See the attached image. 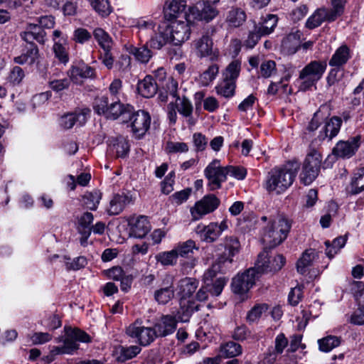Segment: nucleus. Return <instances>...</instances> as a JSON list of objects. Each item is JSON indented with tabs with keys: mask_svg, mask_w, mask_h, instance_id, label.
Listing matches in <instances>:
<instances>
[{
	"mask_svg": "<svg viewBox=\"0 0 364 364\" xmlns=\"http://www.w3.org/2000/svg\"><path fill=\"white\" fill-rule=\"evenodd\" d=\"M346 191L350 195H356L364 191V167L355 170Z\"/></svg>",
	"mask_w": 364,
	"mask_h": 364,
	"instance_id": "28",
	"label": "nucleus"
},
{
	"mask_svg": "<svg viewBox=\"0 0 364 364\" xmlns=\"http://www.w3.org/2000/svg\"><path fill=\"white\" fill-rule=\"evenodd\" d=\"M219 204L220 200L213 194L203 197L191 209L193 220H199L203 215L214 211Z\"/></svg>",
	"mask_w": 364,
	"mask_h": 364,
	"instance_id": "17",
	"label": "nucleus"
},
{
	"mask_svg": "<svg viewBox=\"0 0 364 364\" xmlns=\"http://www.w3.org/2000/svg\"><path fill=\"white\" fill-rule=\"evenodd\" d=\"M64 331L65 337L63 339V346H54L50 351L55 357L58 355L73 354L79 348L77 341L83 343L90 342V336L79 328L65 326Z\"/></svg>",
	"mask_w": 364,
	"mask_h": 364,
	"instance_id": "4",
	"label": "nucleus"
},
{
	"mask_svg": "<svg viewBox=\"0 0 364 364\" xmlns=\"http://www.w3.org/2000/svg\"><path fill=\"white\" fill-rule=\"evenodd\" d=\"M361 136L356 135L346 141H338L332 150V154L341 159H350L355 154L361 145Z\"/></svg>",
	"mask_w": 364,
	"mask_h": 364,
	"instance_id": "15",
	"label": "nucleus"
},
{
	"mask_svg": "<svg viewBox=\"0 0 364 364\" xmlns=\"http://www.w3.org/2000/svg\"><path fill=\"white\" fill-rule=\"evenodd\" d=\"M156 260L164 266L174 265L177 262V255L174 249L162 252L155 256Z\"/></svg>",
	"mask_w": 364,
	"mask_h": 364,
	"instance_id": "52",
	"label": "nucleus"
},
{
	"mask_svg": "<svg viewBox=\"0 0 364 364\" xmlns=\"http://www.w3.org/2000/svg\"><path fill=\"white\" fill-rule=\"evenodd\" d=\"M93 35L103 50L112 49L113 41L105 30L101 28H97L94 30Z\"/></svg>",
	"mask_w": 364,
	"mask_h": 364,
	"instance_id": "41",
	"label": "nucleus"
},
{
	"mask_svg": "<svg viewBox=\"0 0 364 364\" xmlns=\"http://www.w3.org/2000/svg\"><path fill=\"white\" fill-rule=\"evenodd\" d=\"M198 281L195 278L185 277L179 280L178 288L183 298L191 296L198 287Z\"/></svg>",
	"mask_w": 364,
	"mask_h": 364,
	"instance_id": "36",
	"label": "nucleus"
},
{
	"mask_svg": "<svg viewBox=\"0 0 364 364\" xmlns=\"http://www.w3.org/2000/svg\"><path fill=\"white\" fill-rule=\"evenodd\" d=\"M327 64L325 61L313 60L308 63L300 72L299 90L306 91L322 77L326 70Z\"/></svg>",
	"mask_w": 364,
	"mask_h": 364,
	"instance_id": "5",
	"label": "nucleus"
},
{
	"mask_svg": "<svg viewBox=\"0 0 364 364\" xmlns=\"http://www.w3.org/2000/svg\"><path fill=\"white\" fill-rule=\"evenodd\" d=\"M225 166H221L219 160H213L204 169V176L208 180V187L210 191L220 189L222 183L227 179V172Z\"/></svg>",
	"mask_w": 364,
	"mask_h": 364,
	"instance_id": "10",
	"label": "nucleus"
},
{
	"mask_svg": "<svg viewBox=\"0 0 364 364\" xmlns=\"http://www.w3.org/2000/svg\"><path fill=\"white\" fill-rule=\"evenodd\" d=\"M228 279L225 277H220L215 279L213 283L209 282L205 283L206 287H208V290L211 296H219L225 284H227Z\"/></svg>",
	"mask_w": 364,
	"mask_h": 364,
	"instance_id": "53",
	"label": "nucleus"
},
{
	"mask_svg": "<svg viewBox=\"0 0 364 364\" xmlns=\"http://www.w3.org/2000/svg\"><path fill=\"white\" fill-rule=\"evenodd\" d=\"M39 57V50L37 46L34 43L28 44L23 50L22 54L15 57L14 60L16 63L23 65H33Z\"/></svg>",
	"mask_w": 364,
	"mask_h": 364,
	"instance_id": "25",
	"label": "nucleus"
},
{
	"mask_svg": "<svg viewBox=\"0 0 364 364\" xmlns=\"http://www.w3.org/2000/svg\"><path fill=\"white\" fill-rule=\"evenodd\" d=\"M324 21H328L327 9L320 8L316 9L314 14L309 17L306 22V27L309 29H314L321 26Z\"/></svg>",
	"mask_w": 364,
	"mask_h": 364,
	"instance_id": "37",
	"label": "nucleus"
},
{
	"mask_svg": "<svg viewBox=\"0 0 364 364\" xmlns=\"http://www.w3.org/2000/svg\"><path fill=\"white\" fill-rule=\"evenodd\" d=\"M158 90V85L151 75H146L137 84V91L144 97L149 98L154 97Z\"/></svg>",
	"mask_w": 364,
	"mask_h": 364,
	"instance_id": "26",
	"label": "nucleus"
},
{
	"mask_svg": "<svg viewBox=\"0 0 364 364\" xmlns=\"http://www.w3.org/2000/svg\"><path fill=\"white\" fill-rule=\"evenodd\" d=\"M300 35L292 33L287 36L282 42V50L287 55L294 54L300 47Z\"/></svg>",
	"mask_w": 364,
	"mask_h": 364,
	"instance_id": "32",
	"label": "nucleus"
},
{
	"mask_svg": "<svg viewBox=\"0 0 364 364\" xmlns=\"http://www.w3.org/2000/svg\"><path fill=\"white\" fill-rule=\"evenodd\" d=\"M150 230L151 226L147 218L141 215L131 227L130 235L136 238H143L148 234Z\"/></svg>",
	"mask_w": 364,
	"mask_h": 364,
	"instance_id": "30",
	"label": "nucleus"
},
{
	"mask_svg": "<svg viewBox=\"0 0 364 364\" xmlns=\"http://www.w3.org/2000/svg\"><path fill=\"white\" fill-rule=\"evenodd\" d=\"M233 259L219 256L211 267L207 269L203 274L204 283L211 282L218 273H225L230 268Z\"/></svg>",
	"mask_w": 364,
	"mask_h": 364,
	"instance_id": "20",
	"label": "nucleus"
},
{
	"mask_svg": "<svg viewBox=\"0 0 364 364\" xmlns=\"http://www.w3.org/2000/svg\"><path fill=\"white\" fill-rule=\"evenodd\" d=\"M177 320L174 316L164 315L154 324V329L157 337H165L172 334L176 329Z\"/></svg>",
	"mask_w": 364,
	"mask_h": 364,
	"instance_id": "19",
	"label": "nucleus"
},
{
	"mask_svg": "<svg viewBox=\"0 0 364 364\" xmlns=\"http://www.w3.org/2000/svg\"><path fill=\"white\" fill-rule=\"evenodd\" d=\"M178 100H176V102ZM179 102L176 104L178 112L183 117H190L193 113V105L187 97H183L178 100Z\"/></svg>",
	"mask_w": 364,
	"mask_h": 364,
	"instance_id": "59",
	"label": "nucleus"
},
{
	"mask_svg": "<svg viewBox=\"0 0 364 364\" xmlns=\"http://www.w3.org/2000/svg\"><path fill=\"white\" fill-rule=\"evenodd\" d=\"M276 73V63L274 60L263 61L260 65L259 73L264 78L270 77Z\"/></svg>",
	"mask_w": 364,
	"mask_h": 364,
	"instance_id": "60",
	"label": "nucleus"
},
{
	"mask_svg": "<svg viewBox=\"0 0 364 364\" xmlns=\"http://www.w3.org/2000/svg\"><path fill=\"white\" fill-rule=\"evenodd\" d=\"M168 42L171 43V38L166 26L162 25L151 32L149 43L151 48L159 50Z\"/></svg>",
	"mask_w": 364,
	"mask_h": 364,
	"instance_id": "23",
	"label": "nucleus"
},
{
	"mask_svg": "<svg viewBox=\"0 0 364 364\" xmlns=\"http://www.w3.org/2000/svg\"><path fill=\"white\" fill-rule=\"evenodd\" d=\"M299 164L297 161H289L281 167H277L269 172L267 189L280 193L286 191L293 183Z\"/></svg>",
	"mask_w": 364,
	"mask_h": 364,
	"instance_id": "1",
	"label": "nucleus"
},
{
	"mask_svg": "<svg viewBox=\"0 0 364 364\" xmlns=\"http://www.w3.org/2000/svg\"><path fill=\"white\" fill-rule=\"evenodd\" d=\"M200 309V305L197 304L194 301H181V307L175 316L177 322H188L195 311H198Z\"/></svg>",
	"mask_w": 364,
	"mask_h": 364,
	"instance_id": "27",
	"label": "nucleus"
},
{
	"mask_svg": "<svg viewBox=\"0 0 364 364\" xmlns=\"http://www.w3.org/2000/svg\"><path fill=\"white\" fill-rule=\"evenodd\" d=\"M171 38V43L175 46L181 45L188 40L191 35V28L186 21H173L166 26Z\"/></svg>",
	"mask_w": 364,
	"mask_h": 364,
	"instance_id": "16",
	"label": "nucleus"
},
{
	"mask_svg": "<svg viewBox=\"0 0 364 364\" xmlns=\"http://www.w3.org/2000/svg\"><path fill=\"white\" fill-rule=\"evenodd\" d=\"M218 14L219 11L215 5L208 1L200 0L188 8L186 20L208 23L215 19Z\"/></svg>",
	"mask_w": 364,
	"mask_h": 364,
	"instance_id": "6",
	"label": "nucleus"
},
{
	"mask_svg": "<svg viewBox=\"0 0 364 364\" xmlns=\"http://www.w3.org/2000/svg\"><path fill=\"white\" fill-rule=\"evenodd\" d=\"M259 277V272L255 267L250 268L242 274H238L232 282L233 292L237 294L247 292Z\"/></svg>",
	"mask_w": 364,
	"mask_h": 364,
	"instance_id": "11",
	"label": "nucleus"
},
{
	"mask_svg": "<svg viewBox=\"0 0 364 364\" xmlns=\"http://www.w3.org/2000/svg\"><path fill=\"white\" fill-rule=\"evenodd\" d=\"M228 228L227 220H224L220 223H210L208 225H198L195 232L201 241L208 243L215 242Z\"/></svg>",
	"mask_w": 364,
	"mask_h": 364,
	"instance_id": "12",
	"label": "nucleus"
},
{
	"mask_svg": "<svg viewBox=\"0 0 364 364\" xmlns=\"http://www.w3.org/2000/svg\"><path fill=\"white\" fill-rule=\"evenodd\" d=\"M126 333L131 338H136L137 342L143 346H149L157 338L154 327H145L138 321L129 325Z\"/></svg>",
	"mask_w": 364,
	"mask_h": 364,
	"instance_id": "14",
	"label": "nucleus"
},
{
	"mask_svg": "<svg viewBox=\"0 0 364 364\" xmlns=\"http://www.w3.org/2000/svg\"><path fill=\"white\" fill-rule=\"evenodd\" d=\"M278 21V18L274 14H267L262 18V21L257 26L259 32H261L264 36L271 33L276 27Z\"/></svg>",
	"mask_w": 364,
	"mask_h": 364,
	"instance_id": "42",
	"label": "nucleus"
},
{
	"mask_svg": "<svg viewBox=\"0 0 364 364\" xmlns=\"http://www.w3.org/2000/svg\"><path fill=\"white\" fill-rule=\"evenodd\" d=\"M270 249L264 247L263 251L258 255L255 268L259 272L260 276L265 272L279 271L286 262L285 258L282 255L272 257L269 255Z\"/></svg>",
	"mask_w": 364,
	"mask_h": 364,
	"instance_id": "9",
	"label": "nucleus"
},
{
	"mask_svg": "<svg viewBox=\"0 0 364 364\" xmlns=\"http://www.w3.org/2000/svg\"><path fill=\"white\" fill-rule=\"evenodd\" d=\"M127 118L130 121L133 133L139 138L144 136L149 129L151 117L147 112L139 110L134 112L132 108V113L126 114L125 117H123V121L126 122Z\"/></svg>",
	"mask_w": 364,
	"mask_h": 364,
	"instance_id": "13",
	"label": "nucleus"
},
{
	"mask_svg": "<svg viewBox=\"0 0 364 364\" xmlns=\"http://www.w3.org/2000/svg\"><path fill=\"white\" fill-rule=\"evenodd\" d=\"M350 58V48L346 45H342L336 50L328 64L331 67L341 68L348 62Z\"/></svg>",
	"mask_w": 364,
	"mask_h": 364,
	"instance_id": "29",
	"label": "nucleus"
},
{
	"mask_svg": "<svg viewBox=\"0 0 364 364\" xmlns=\"http://www.w3.org/2000/svg\"><path fill=\"white\" fill-rule=\"evenodd\" d=\"M92 9L102 17L108 16L112 11L108 0H88Z\"/></svg>",
	"mask_w": 364,
	"mask_h": 364,
	"instance_id": "44",
	"label": "nucleus"
},
{
	"mask_svg": "<svg viewBox=\"0 0 364 364\" xmlns=\"http://www.w3.org/2000/svg\"><path fill=\"white\" fill-rule=\"evenodd\" d=\"M128 50L130 54L135 57L136 60L141 63H148L152 57V52L149 49L146 44L141 47L131 46Z\"/></svg>",
	"mask_w": 364,
	"mask_h": 364,
	"instance_id": "39",
	"label": "nucleus"
},
{
	"mask_svg": "<svg viewBox=\"0 0 364 364\" xmlns=\"http://www.w3.org/2000/svg\"><path fill=\"white\" fill-rule=\"evenodd\" d=\"M221 353L227 357L233 358L242 353V346L239 343L230 341L222 346Z\"/></svg>",
	"mask_w": 364,
	"mask_h": 364,
	"instance_id": "56",
	"label": "nucleus"
},
{
	"mask_svg": "<svg viewBox=\"0 0 364 364\" xmlns=\"http://www.w3.org/2000/svg\"><path fill=\"white\" fill-rule=\"evenodd\" d=\"M192 48L199 58H207L209 60L215 62L220 58V51L214 46L213 38L208 32L193 41Z\"/></svg>",
	"mask_w": 364,
	"mask_h": 364,
	"instance_id": "7",
	"label": "nucleus"
},
{
	"mask_svg": "<svg viewBox=\"0 0 364 364\" xmlns=\"http://www.w3.org/2000/svg\"><path fill=\"white\" fill-rule=\"evenodd\" d=\"M321 161V154L316 150L307 154L300 174L301 181L304 185L311 184L318 176Z\"/></svg>",
	"mask_w": 364,
	"mask_h": 364,
	"instance_id": "8",
	"label": "nucleus"
},
{
	"mask_svg": "<svg viewBox=\"0 0 364 364\" xmlns=\"http://www.w3.org/2000/svg\"><path fill=\"white\" fill-rule=\"evenodd\" d=\"M186 7V0H171L167 3L166 12L170 17H176L183 12Z\"/></svg>",
	"mask_w": 364,
	"mask_h": 364,
	"instance_id": "50",
	"label": "nucleus"
},
{
	"mask_svg": "<svg viewBox=\"0 0 364 364\" xmlns=\"http://www.w3.org/2000/svg\"><path fill=\"white\" fill-rule=\"evenodd\" d=\"M291 221L279 215L265 228L262 240L269 248H274L283 242L290 231Z\"/></svg>",
	"mask_w": 364,
	"mask_h": 364,
	"instance_id": "3",
	"label": "nucleus"
},
{
	"mask_svg": "<svg viewBox=\"0 0 364 364\" xmlns=\"http://www.w3.org/2000/svg\"><path fill=\"white\" fill-rule=\"evenodd\" d=\"M175 294L173 278L166 276L162 282V286L154 291V299L159 304H168Z\"/></svg>",
	"mask_w": 364,
	"mask_h": 364,
	"instance_id": "18",
	"label": "nucleus"
},
{
	"mask_svg": "<svg viewBox=\"0 0 364 364\" xmlns=\"http://www.w3.org/2000/svg\"><path fill=\"white\" fill-rule=\"evenodd\" d=\"M140 352L141 348L138 346H131L129 347L121 346L118 360L125 362L136 357Z\"/></svg>",
	"mask_w": 364,
	"mask_h": 364,
	"instance_id": "51",
	"label": "nucleus"
},
{
	"mask_svg": "<svg viewBox=\"0 0 364 364\" xmlns=\"http://www.w3.org/2000/svg\"><path fill=\"white\" fill-rule=\"evenodd\" d=\"M227 18L231 26L238 27L245 21L246 14L240 9H233L229 11Z\"/></svg>",
	"mask_w": 364,
	"mask_h": 364,
	"instance_id": "49",
	"label": "nucleus"
},
{
	"mask_svg": "<svg viewBox=\"0 0 364 364\" xmlns=\"http://www.w3.org/2000/svg\"><path fill=\"white\" fill-rule=\"evenodd\" d=\"M53 51L55 57L63 64H67L69 61L68 53L66 48L60 42H55L53 46Z\"/></svg>",
	"mask_w": 364,
	"mask_h": 364,
	"instance_id": "58",
	"label": "nucleus"
},
{
	"mask_svg": "<svg viewBox=\"0 0 364 364\" xmlns=\"http://www.w3.org/2000/svg\"><path fill=\"white\" fill-rule=\"evenodd\" d=\"M65 260V267L68 270H78L85 267L87 264V260L85 257L80 256L75 258L72 262H70V258L66 256L63 257Z\"/></svg>",
	"mask_w": 364,
	"mask_h": 364,
	"instance_id": "57",
	"label": "nucleus"
},
{
	"mask_svg": "<svg viewBox=\"0 0 364 364\" xmlns=\"http://www.w3.org/2000/svg\"><path fill=\"white\" fill-rule=\"evenodd\" d=\"M198 250L195 241L188 240L187 241L179 242L175 247L174 250L177 257H188L193 253V250Z\"/></svg>",
	"mask_w": 364,
	"mask_h": 364,
	"instance_id": "46",
	"label": "nucleus"
},
{
	"mask_svg": "<svg viewBox=\"0 0 364 364\" xmlns=\"http://www.w3.org/2000/svg\"><path fill=\"white\" fill-rule=\"evenodd\" d=\"M224 247L225 252L220 256H225L226 258H231L237 255L240 249V243L238 239L232 235L226 236L220 244Z\"/></svg>",
	"mask_w": 364,
	"mask_h": 364,
	"instance_id": "35",
	"label": "nucleus"
},
{
	"mask_svg": "<svg viewBox=\"0 0 364 364\" xmlns=\"http://www.w3.org/2000/svg\"><path fill=\"white\" fill-rule=\"evenodd\" d=\"M86 121V116L82 112H71L63 115L60 119V125L65 129H71L77 122L80 125Z\"/></svg>",
	"mask_w": 364,
	"mask_h": 364,
	"instance_id": "33",
	"label": "nucleus"
},
{
	"mask_svg": "<svg viewBox=\"0 0 364 364\" xmlns=\"http://www.w3.org/2000/svg\"><path fill=\"white\" fill-rule=\"evenodd\" d=\"M95 74L94 68L85 63L73 65L68 71L69 77L75 83L80 82L83 78L93 77Z\"/></svg>",
	"mask_w": 364,
	"mask_h": 364,
	"instance_id": "24",
	"label": "nucleus"
},
{
	"mask_svg": "<svg viewBox=\"0 0 364 364\" xmlns=\"http://www.w3.org/2000/svg\"><path fill=\"white\" fill-rule=\"evenodd\" d=\"M342 124V120L340 117L334 116L331 117L325 124L323 127V134H321L319 137L321 139L328 138L331 140L333 137L338 134Z\"/></svg>",
	"mask_w": 364,
	"mask_h": 364,
	"instance_id": "31",
	"label": "nucleus"
},
{
	"mask_svg": "<svg viewBox=\"0 0 364 364\" xmlns=\"http://www.w3.org/2000/svg\"><path fill=\"white\" fill-rule=\"evenodd\" d=\"M332 8L327 9L328 22L334 21L341 16L344 11V1L343 0H331Z\"/></svg>",
	"mask_w": 364,
	"mask_h": 364,
	"instance_id": "54",
	"label": "nucleus"
},
{
	"mask_svg": "<svg viewBox=\"0 0 364 364\" xmlns=\"http://www.w3.org/2000/svg\"><path fill=\"white\" fill-rule=\"evenodd\" d=\"M251 334V331L247 328V327L242 324L235 328L234 331L232 333V337L234 340L238 341H243L247 339Z\"/></svg>",
	"mask_w": 364,
	"mask_h": 364,
	"instance_id": "62",
	"label": "nucleus"
},
{
	"mask_svg": "<svg viewBox=\"0 0 364 364\" xmlns=\"http://www.w3.org/2000/svg\"><path fill=\"white\" fill-rule=\"evenodd\" d=\"M102 196L99 191L95 190L91 192H87L82 197L84 205L91 210H95L100 203Z\"/></svg>",
	"mask_w": 364,
	"mask_h": 364,
	"instance_id": "45",
	"label": "nucleus"
},
{
	"mask_svg": "<svg viewBox=\"0 0 364 364\" xmlns=\"http://www.w3.org/2000/svg\"><path fill=\"white\" fill-rule=\"evenodd\" d=\"M110 149L115 152L116 156L118 158H124L129 151V144L128 140L119 136L111 139Z\"/></svg>",
	"mask_w": 364,
	"mask_h": 364,
	"instance_id": "34",
	"label": "nucleus"
},
{
	"mask_svg": "<svg viewBox=\"0 0 364 364\" xmlns=\"http://www.w3.org/2000/svg\"><path fill=\"white\" fill-rule=\"evenodd\" d=\"M318 343L321 351L328 353L338 347L341 343V341L338 337L329 336L319 339Z\"/></svg>",
	"mask_w": 364,
	"mask_h": 364,
	"instance_id": "48",
	"label": "nucleus"
},
{
	"mask_svg": "<svg viewBox=\"0 0 364 364\" xmlns=\"http://www.w3.org/2000/svg\"><path fill=\"white\" fill-rule=\"evenodd\" d=\"M267 310V306L265 304L255 306L248 311L246 319L249 323H254L257 321Z\"/></svg>",
	"mask_w": 364,
	"mask_h": 364,
	"instance_id": "61",
	"label": "nucleus"
},
{
	"mask_svg": "<svg viewBox=\"0 0 364 364\" xmlns=\"http://www.w3.org/2000/svg\"><path fill=\"white\" fill-rule=\"evenodd\" d=\"M94 112L98 115H103L106 119L115 120L119 117H125L126 114H130L132 107L129 105H124L119 100L109 101L106 95L97 96L92 102Z\"/></svg>",
	"mask_w": 364,
	"mask_h": 364,
	"instance_id": "2",
	"label": "nucleus"
},
{
	"mask_svg": "<svg viewBox=\"0 0 364 364\" xmlns=\"http://www.w3.org/2000/svg\"><path fill=\"white\" fill-rule=\"evenodd\" d=\"M241 70V61L240 60H232L226 68L224 73V77L234 80L239 77Z\"/></svg>",
	"mask_w": 364,
	"mask_h": 364,
	"instance_id": "55",
	"label": "nucleus"
},
{
	"mask_svg": "<svg viewBox=\"0 0 364 364\" xmlns=\"http://www.w3.org/2000/svg\"><path fill=\"white\" fill-rule=\"evenodd\" d=\"M225 169L227 176L230 175L237 180H243L247 175V170L242 166H225Z\"/></svg>",
	"mask_w": 364,
	"mask_h": 364,
	"instance_id": "63",
	"label": "nucleus"
},
{
	"mask_svg": "<svg viewBox=\"0 0 364 364\" xmlns=\"http://www.w3.org/2000/svg\"><path fill=\"white\" fill-rule=\"evenodd\" d=\"M132 202V197L129 193H121L114 194L109 201L107 211L109 215H118Z\"/></svg>",
	"mask_w": 364,
	"mask_h": 364,
	"instance_id": "22",
	"label": "nucleus"
},
{
	"mask_svg": "<svg viewBox=\"0 0 364 364\" xmlns=\"http://www.w3.org/2000/svg\"><path fill=\"white\" fill-rule=\"evenodd\" d=\"M314 259V250H306L305 252H304L296 264L298 272H299L301 274H304L307 272V268L311 264Z\"/></svg>",
	"mask_w": 364,
	"mask_h": 364,
	"instance_id": "47",
	"label": "nucleus"
},
{
	"mask_svg": "<svg viewBox=\"0 0 364 364\" xmlns=\"http://www.w3.org/2000/svg\"><path fill=\"white\" fill-rule=\"evenodd\" d=\"M346 242L347 237L346 235L335 238L331 243L329 241H326V254L327 257L330 259L333 258L345 246Z\"/></svg>",
	"mask_w": 364,
	"mask_h": 364,
	"instance_id": "38",
	"label": "nucleus"
},
{
	"mask_svg": "<svg viewBox=\"0 0 364 364\" xmlns=\"http://www.w3.org/2000/svg\"><path fill=\"white\" fill-rule=\"evenodd\" d=\"M46 36L44 29L35 23L28 24L24 31L20 33L21 38L28 44L33 43V41L43 44L46 41Z\"/></svg>",
	"mask_w": 364,
	"mask_h": 364,
	"instance_id": "21",
	"label": "nucleus"
},
{
	"mask_svg": "<svg viewBox=\"0 0 364 364\" xmlns=\"http://www.w3.org/2000/svg\"><path fill=\"white\" fill-rule=\"evenodd\" d=\"M93 221V215L91 213L87 212L85 213L79 219L77 230L78 231H84L87 230L88 232H91L90 225Z\"/></svg>",
	"mask_w": 364,
	"mask_h": 364,
	"instance_id": "64",
	"label": "nucleus"
},
{
	"mask_svg": "<svg viewBox=\"0 0 364 364\" xmlns=\"http://www.w3.org/2000/svg\"><path fill=\"white\" fill-rule=\"evenodd\" d=\"M235 82L234 80L224 77L223 80L215 87L217 94L225 98L232 97L236 87Z\"/></svg>",
	"mask_w": 364,
	"mask_h": 364,
	"instance_id": "40",
	"label": "nucleus"
},
{
	"mask_svg": "<svg viewBox=\"0 0 364 364\" xmlns=\"http://www.w3.org/2000/svg\"><path fill=\"white\" fill-rule=\"evenodd\" d=\"M219 73V67L217 64L210 65L199 76V83L204 87L208 86L216 77Z\"/></svg>",
	"mask_w": 364,
	"mask_h": 364,
	"instance_id": "43",
	"label": "nucleus"
}]
</instances>
